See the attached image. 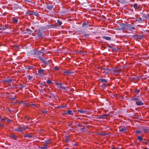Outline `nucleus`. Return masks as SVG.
<instances>
[{
	"label": "nucleus",
	"instance_id": "obj_19",
	"mask_svg": "<svg viewBox=\"0 0 149 149\" xmlns=\"http://www.w3.org/2000/svg\"><path fill=\"white\" fill-rule=\"evenodd\" d=\"M10 137L11 138H12L13 139L16 140L17 139V136H16L15 135L13 134H12L11 135Z\"/></svg>",
	"mask_w": 149,
	"mask_h": 149
},
{
	"label": "nucleus",
	"instance_id": "obj_9",
	"mask_svg": "<svg viewBox=\"0 0 149 149\" xmlns=\"http://www.w3.org/2000/svg\"><path fill=\"white\" fill-rule=\"evenodd\" d=\"M38 72L39 74L43 76L45 75L44 70L43 69H39L38 71Z\"/></svg>",
	"mask_w": 149,
	"mask_h": 149
},
{
	"label": "nucleus",
	"instance_id": "obj_56",
	"mask_svg": "<svg viewBox=\"0 0 149 149\" xmlns=\"http://www.w3.org/2000/svg\"><path fill=\"white\" fill-rule=\"evenodd\" d=\"M26 118L28 120H29V118L28 117H26Z\"/></svg>",
	"mask_w": 149,
	"mask_h": 149
},
{
	"label": "nucleus",
	"instance_id": "obj_50",
	"mask_svg": "<svg viewBox=\"0 0 149 149\" xmlns=\"http://www.w3.org/2000/svg\"><path fill=\"white\" fill-rule=\"evenodd\" d=\"M141 94L140 95L137 96L136 97H138L139 98H140L141 97Z\"/></svg>",
	"mask_w": 149,
	"mask_h": 149
},
{
	"label": "nucleus",
	"instance_id": "obj_51",
	"mask_svg": "<svg viewBox=\"0 0 149 149\" xmlns=\"http://www.w3.org/2000/svg\"><path fill=\"white\" fill-rule=\"evenodd\" d=\"M42 113H43L45 114V113H47V111H42Z\"/></svg>",
	"mask_w": 149,
	"mask_h": 149
},
{
	"label": "nucleus",
	"instance_id": "obj_16",
	"mask_svg": "<svg viewBox=\"0 0 149 149\" xmlns=\"http://www.w3.org/2000/svg\"><path fill=\"white\" fill-rule=\"evenodd\" d=\"M66 114H67L72 115L73 114V113L71 110H68L67 111Z\"/></svg>",
	"mask_w": 149,
	"mask_h": 149
},
{
	"label": "nucleus",
	"instance_id": "obj_18",
	"mask_svg": "<svg viewBox=\"0 0 149 149\" xmlns=\"http://www.w3.org/2000/svg\"><path fill=\"white\" fill-rule=\"evenodd\" d=\"M99 80L102 83H106L107 82V81L105 79H100Z\"/></svg>",
	"mask_w": 149,
	"mask_h": 149
},
{
	"label": "nucleus",
	"instance_id": "obj_42",
	"mask_svg": "<svg viewBox=\"0 0 149 149\" xmlns=\"http://www.w3.org/2000/svg\"><path fill=\"white\" fill-rule=\"evenodd\" d=\"M54 69L55 70H59V68L56 66H55V67H54Z\"/></svg>",
	"mask_w": 149,
	"mask_h": 149
},
{
	"label": "nucleus",
	"instance_id": "obj_6",
	"mask_svg": "<svg viewBox=\"0 0 149 149\" xmlns=\"http://www.w3.org/2000/svg\"><path fill=\"white\" fill-rule=\"evenodd\" d=\"M56 27V26L54 24H48L45 27V30L51 28H55Z\"/></svg>",
	"mask_w": 149,
	"mask_h": 149
},
{
	"label": "nucleus",
	"instance_id": "obj_52",
	"mask_svg": "<svg viewBox=\"0 0 149 149\" xmlns=\"http://www.w3.org/2000/svg\"><path fill=\"white\" fill-rule=\"evenodd\" d=\"M98 118H99V119H102V116H99Z\"/></svg>",
	"mask_w": 149,
	"mask_h": 149
},
{
	"label": "nucleus",
	"instance_id": "obj_55",
	"mask_svg": "<svg viewBox=\"0 0 149 149\" xmlns=\"http://www.w3.org/2000/svg\"><path fill=\"white\" fill-rule=\"evenodd\" d=\"M148 142H145V143L146 145H148Z\"/></svg>",
	"mask_w": 149,
	"mask_h": 149
},
{
	"label": "nucleus",
	"instance_id": "obj_15",
	"mask_svg": "<svg viewBox=\"0 0 149 149\" xmlns=\"http://www.w3.org/2000/svg\"><path fill=\"white\" fill-rule=\"evenodd\" d=\"M136 104L138 106H142L143 105V103L141 101L136 102Z\"/></svg>",
	"mask_w": 149,
	"mask_h": 149
},
{
	"label": "nucleus",
	"instance_id": "obj_30",
	"mask_svg": "<svg viewBox=\"0 0 149 149\" xmlns=\"http://www.w3.org/2000/svg\"><path fill=\"white\" fill-rule=\"evenodd\" d=\"M42 62L45 64H48V62L45 59H44Z\"/></svg>",
	"mask_w": 149,
	"mask_h": 149
},
{
	"label": "nucleus",
	"instance_id": "obj_2",
	"mask_svg": "<svg viewBox=\"0 0 149 149\" xmlns=\"http://www.w3.org/2000/svg\"><path fill=\"white\" fill-rule=\"evenodd\" d=\"M132 7H133L136 11H140L142 10V7H141L140 5H138L137 3H135L133 5L132 4Z\"/></svg>",
	"mask_w": 149,
	"mask_h": 149
},
{
	"label": "nucleus",
	"instance_id": "obj_57",
	"mask_svg": "<svg viewBox=\"0 0 149 149\" xmlns=\"http://www.w3.org/2000/svg\"><path fill=\"white\" fill-rule=\"evenodd\" d=\"M84 129H85V127H84L83 128H81L80 129V130H83Z\"/></svg>",
	"mask_w": 149,
	"mask_h": 149
},
{
	"label": "nucleus",
	"instance_id": "obj_23",
	"mask_svg": "<svg viewBox=\"0 0 149 149\" xmlns=\"http://www.w3.org/2000/svg\"><path fill=\"white\" fill-rule=\"evenodd\" d=\"M143 139V138L140 136H138L137 138V140H139V141H141Z\"/></svg>",
	"mask_w": 149,
	"mask_h": 149
},
{
	"label": "nucleus",
	"instance_id": "obj_40",
	"mask_svg": "<svg viewBox=\"0 0 149 149\" xmlns=\"http://www.w3.org/2000/svg\"><path fill=\"white\" fill-rule=\"evenodd\" d=\"M38 58L39 60H40L42 61L44 59L42 56H40L38 57Z\"/></svg>",
	"mask_w": 149,
	"mask_h": 149
},
{
	"label": "nucleus",
	"instance_id": "obj_22",
	"mask_svg": "<svg viewBox=\"0 0 149 149\" xmlns=\"http://www.w3.org/2000/svg\"><path fill=\"white\" fill-rule=\"evenodd\" d=\"M102 38H103L107 40H110L111 39V38L109 37L103 36L102 37Z\"/></svg>",
	"mask_w": 149,
	"mask_h": 149
},
{
	"label": "nucleus",
	"instance_id": "obj_14",
	"mask_svg": "<svg viewBox=\"0 0 149 149\" xmlns=\"http://www.w3.org/2000/svg\"><path fill=\"white\" fill-rule=\"evenodd\" d=\"M135 19L136 21L139 22L141 23L143 22V20L141 17H136Z\"/></svg>",
	"mask_w": 149,
	"mask_h": 149
},
{
	"label": "nucleus",
	"instance_id": "obj_64",
	"mask_svg": "<svg viewBox=\"0 0 149 149\" xmlns=\"http://www.w3.org/2000/svg\"><path fill=\"white\" fill-rule=\"evenodd\" d=\"M65 149H69L68 148H65Z\"/></svg>",
	"mask_w": 149,
	"mask_h": 149
},
{
	"label": "nucleus",
	"instance_id": "obj_33",
	"mask_svg": "<svg viewBox=\"0 0 149 149\" xmlns=\"http://www.w3.org/2000/svg\"><path fill=\"white\" fill-rule=\"evenodd\" d=\"M20 130V129L19 127L16 128L14 130L15 131L19 132H20V131H21V130Z\"/></svg>",
	"mask_w": 149,
	"mask_h": 149
},
{
	"label": "nucleus",
	"instance_id": "obj_20",
	"mask_svg": "<svg viewBox=\"0 0 149 149\" xmlns=\"http://www.w3.org/2000/svg\"><path fill=\"white\" fill-rule=\"evenodd\" d=\"M24 137H25L31 138L33 137V135L32 134H25L24 136Z\"/></svg>",
	"mask_w": 149,
	"mask_h": 149
},
{
	"label": "nucleus",
	"instance_id": "obj_41",
	"mask_svg": "<svg viewBox=\"0 0 149 149\" xmlns=\"http://www.w3.org/2000/svg\"><path fill=\"white\" fill-rule=\"evenodd\" d=\"M140 92V90L139 89H136L135 91L134 92L135 93H138Z\"/></svg>",
	"mask_w": 149,
	"mask_h": 149
},
{
	"label": "nucleus",
	"instance_id": "obj_29",
	"mask_svg": "<svg viewBox=\"0 0 149 149\" xmlns=\"http://www.w3.org/2000/svg\"><path fill=\"white\" fill-rule=\"evenodd\" d=\"M136 132L137 134H141L143 133V132L140 130H138Z\"/></svg>",
	"mask_w": 149,
	"mask_h": 149
},
{
	"label": "nucleus",
	"instance_id": "obj_49",
	"mask_svg": "<svg viewBox=\"0 0 149 149\" xmlns=\"http://www.w3.org/2000/svg\"><path fill=\"white\" fill-rule=\"evenodd\" d=\"M144 140H146L148 142V144H149V139H143Z\"/></svg>",
	"mask_w": 149,
	"mask_h": 149
},
{
	"label": "nucleus",
	"instance_id": "obj_25",
	"mask_svg": "<svg viewBox=\"0 0 149 149\" xmlns=\"http://www.w3.org/2000/svg\"><path fill=\"white\" fill-rule=\"evenodd\" d=\"M47 6L48 9L50 10H52L53 7V6L52 5H48Z\"/></svg>",
	"mask_w": 149,
	"mask_h": 149
},
{
	"label": "nucleus",
	"instance_id": "obj_1",
	"mask_svg": "<svg viewBox=\"0 0 149 149\" xmlns=\"http://www.w3.org/2000/svg\"><path fill=\"white\" fill-rule=\"evenodd\" d=\"M45 27H42L38 29L37 36L39 38H41L44 35V32L45 30Z\"/></svg>",
	"mask_w": 149,
	"mask_h": 149
},
{
	"label": "nucleus",
	"instance_id": "obj_34",
	"mask_svg": "<svg viewBox=\"0 0 149 149\" xmlns=\"http://www.w3.org/2000/svg\"><path fill=\"white\" fill-rule=\"evenodd\" d=\"M39 148L41 149H47V146L45 145V146L43 147H39Z\"/></svg>",
	"mask_w": 149,
	"mask_h": 149
},
{
	"label": "nucleus",
	"instance_id": "obj_39",
	"mask_svg": "<svg viewBox=\"0 0 149 149\" xmlns=\"http://www.w3.org/2000/svg\"><path fill=\"white\" fill-rule=\"evenodd\" d=\"M90 34H84V36L85 38H88L89 37V36Z\"/></svg>",
	"mask_w": 149,
	"mask_h": 149
},
{
	"label": "nucleus",
	"instance_id": "obj_7",
	"mask_svg": "<svg viewBox=\"0 0 149 149\" xmlns=\"http://www.w3.org/2000/svg\"><path fill=\"white\" fill-rule=\"evenodd\" d=\"M141 15L142 17L143 18V20H144L145 19H149V14H148L147 15L144 13H141Z\"/></svg>",
	"mask_w": 149,
	"mask_h": 149
},
{
	"label": "nucleus",
	"instance_id": "obj_5",
	"mask_svg": "<svg viewBox=\"0 0 149 149\" xmlns=\"http://www.w3.org/2000/svg\"><path fill=\"white\" fill-rule=\"evenodd\" d=\"M56 84L57 85L59 86V88L62 89L63 90H65L66 89V87L63 86H62V84L61 83H59L57 82H55Z\"/></svg>",
	"mask_w": 149,
	"mask_h": 149
},
{
	"label": "nucleus",
	"instance_id": "obj_45",
	"mask_svg": "<svg viewBox=\"0 0 149 149\" xmlns=\"http://www.w3.org/2000/svg\"><path fill=\"white\" fill-rule=\"evenodd\" d=\"M101 86H102V87H103V88H105L106 87V85L104 84H102Z\"/></svg>",
	"mask_w": 149,
	"mask_h": 149
},
{
	"label": "nucleus",
	"instance_id": "obj_44",
	"mask_svg": "<svg viewBox=\"0 0 149 149\" xmlns=\"http://www.w3.org/2000/svg\"><path fill=\"white\" fill-rule=\"evenodd\" d=\"M33 68V66H28V67L27 68L28 69H31Z\"/></svg>",
	"mask_w": 149,
	"mask_h": 149
},
{
	"label": "nucleus",
	"instance_id": "obj_48",
	"mask_svg": "<svg viewBox=\"0 0 149 149\" xmlns=\"http://www.w3.org/2000/svg\"><path fill=\"white\" fill-rule=\"evenodd\" d=\"M5 120H6V119L5 118H3L1 119V121H3Z\"/></svg>",
	"mask_w": 149,
	"mask_h": 149
},
{
	"label": "nucleus",
	"instance_id": "obj_27",
	"mask_svg": "<svg viewBox=\"0 0 149 149\" xmlns=\"http://www.w3.org/2000/svg\"><path fill=\"white\" fill-rule=\"evenodd\" d=\"M131 100L134 101H139V99L138 97H136L135 98H132Z\"/></svg>",
	"mask_w": 149,
	"mask_h": 149
},
{
	"label": "nucleus",
	"instance_id": "obj_37",
	"mask_svg": "<svg viewBox=\"0 0 149 149\" xmlns=\"http://www.w3.org/2000/svg\"><path fill=\"white\" fill-rule=\"evenodd\" d=\"M88 25V24L87 23L84 22L82 24V26L84 27V26H86L87 25Z\"/></svg>",
	"mask_w": 149,
	"mask_h": 149
},
{
	"label": "nucleus",
	"instance_id": "obj_36",
	"mask_svg": "<svg viewBox=\"0 0 149 149\" xmlns=\"http://www.w3.org/2000/svg\"><path fill=\"white\" fill-rule=\"evenodd\" d=\"M57 22L59 25H61L62 24V22L59 19H58L57 20Z\"/></svg>",
	"mask_w": 149,
	"mask_h": 149
},
{
	"label": "nucleus",
	"instance_id": "obj_21",
	"mask_svg": "<svg viewBox=\"0 0 149 149\" xmlns=\"http://www.w3.org/2000/svg\"><path fill=\"white\" fill-rule=\"evenodd\" d=\"M78 111L79 112L81 113H86L87 112V111L86 110H78Z\"/></svg>",
	"mask_w": 149,
	"mask_h": 149
},
{
	"label": "nucleus",
	"instance_id": "obj_11",
	"mask_svg": "<svg viewBox=\"0 0 149 149\" xmlns=\"http://www.w3.org/2000/svg\"><path fill=\"white\" fill-rule=\"evenodd\" d=\"M101 69H103V70L106 71V72L104 71L103 72V73H106V74H107L109 73H110L111 72V69H108V68H104L102 69V68H101Z\"/></svg>",
	"mask_w": 149,
	"mask_h": 149
},
{
	"label": "nucleus",
	"instance_id": "obj_4",
	"mask_svg": "<svg viewBox=\"0 0 149 149\" xmlns=\"http://www.w3.org/2000/svg\"><path fill=\"white\" fill-rule=\"evenodd\" d=\"M34 55L36 56H40L41 54H42V55H43L44 54L43 52H41V50L39 51L35 50L34 51Z\"/></svg>",
	"mask_w": 149,
	"mask_h": 149
},
{
	"label": "nucleus",
	"instance_id": "obj_31",
	"mask_svg": "<svg viewBox=\"0 0 149 149\" xmlns=\"http://www.w3.org/2000/svg\"><path fill=\"white\" fill-rule=\"evenodd\" d=\"M12 20L13 22L16 23H17L18 22V19H17L13 18Z\"/></svg>",
	"mask_w": 149,
	"mask_h": 149
},
{
	"label": "nucleus",
	"instance_id": "obj_61",
	"mask_svg": "<svg viewBox=\"0 0 149 149\" xmlns=\"http://www.w3.org/2000/svg\"><path fill=\"white\" fill-rule=\"evenodd\" d=\"M16 47V48L17 49H18L19 48V47L18 46H17Z\"/></svg>",
	"mask_w": 149,
	"mask_h": 149
},
{
	"label": "nucleus",
	"instance_id": "obj_32",
	"mask_svg": "<svg viewBox=\"0 0 149 149\" xmlns=\"http://www.w3.org/2000/svg\"><path fill=\"white\" fill-rule=\"evenodd\" d=\"M108 116L107 114H104L102 116H101L102 117V119H104L106 118Z\"/></svg>",
	"mask_w": 149,
	"mask_h": 149
},
{
	"label": "nucleus",
	"instance_id": "obj_53",
	"mask_svg": "<svg viewBox=\"0 0 149 149\" xmlns=\"http://www.w3.org/2000/svg\"><path fill=\"white\" fill-rule=\"evenodd\" d=\"M21 87L22 88H24V86L23 85H21Z\"/></svg>",
	"mask_w": 149,
	"mask_h": 149
},
{
	"label": "nucleus",
	"instance_id": "obj_43",
	"mask_svg": "<svg viewBox=\"0 0 149 149\" xmlns=\"http://www.w3.org/2000/svg\"><path fill=\"white\" fill-rule=\"evenodd\" d=\"M30 106H31L33 108H34V107H36V105L35 104H30Z\"/></svg>",
	"mask_w": 149,
	"mask_h": 149
},
{
	"label": "nucleus",
	"instance_id": "obj_3",
	"mask_svg": "<svg viewBox=\"0 0 149 149\" xmlns=\"http://www.w3.org/2000/svg\"><path fill=\"white\" fill-rule=\"evenodd\" d=\"M124 27L125 29L130 31H132V30H135V27L132 26L131 24H125Z\"/></svg>",
	"mask_w": 149,
	"mask_h": 149
},
{
	"label": "nucleus",
	"instance_id": "obj_24",
	"mask_svg": "<svg viewBox=\"0 0 149 149\" xmlns=\"http://www.w3.org/2000/svg\"><path fill=\"white\" fill-rule=\"evenodd\" d=\"M69 136H66L65 137V142L66 143H68L69 141Z\"/></svg>",
	"mask_w": 149,
	"mask_h": 149
},
{
	"label": "nucleus",
	"instance_id": "obj_12",
	"mask_svg": "<svg viewBox=\"0 0 149 149\" xmlns=\"http://www.w3.org/2000/svg\"><path fill=\"white\" fill-rule=\"evenodd\" d=\"M133 37H134V38L135 39H142V37L141 36H140L139 35H133L132 36Z\"/></svg>",
	"mask_w": 149,
	"mask_h": 149
},
{
	"label": "nucleus",
	"instance_id": "obj_59",
	"mask_svg": "<svg viewBox=\"0 0 149 149\" xmlns=\"http://www.w3.org/2000/svg\"><path fill=\"white\" fill-rule=\"evenodd\" d=\"M66 73H69V72L68 71H66V72H65Z\"/></svg>",
	"mask_w": 149,
	"mask_h": 149
},
{
	"label": "nucleus",
	"instance_id": "obj_46",
	"mask_svg": "<svg viewBox=\"0 0 149 149\" xmlns=\"http://www.w3.org/2000/svg\"><path fill=\"white\" fill-rule=\"evenodd\" d=\"M32 31L31 30H29L28 31V33L29 34H31V33Z\"/></svg>",
	"mask_w": 149,
	"mask_h": 149
},
{
	"label": "nucleus",
	"instance_id": "obj_54",
	"mask_svg": "<svg viewBox=\"0 0 149 149\" xmlns=\"http://www.w3.org/2000/svg\"><path fill=\"white\" fill-rule=\"evenodd\" d=\"M0 126L1 127H4V125L3 124H1L0 125Z\"/></svg>",
	"mask_w": 149,
	"mask_h": 149
},
{
	"label": "nucleus",
	"instance_id": "obj_28",
	"mask_svg": "<svg viewBox=\"0 0 149 149\" xmlns=\"http://www.w3.org/2000/svg\"><path fill=\"white\" fill-rule=\"evenodd\" d=\"M32 12H32V11H30L29 10H28L27 11H26V14H29V15H32Z\"/></svg>",
	"mask_w": 149,
	"mask_h": 149
},
{
	"label": "nucleus",
	"instance_id": "obj_63",
	"mask_svg": "<svg viewBox=\"0 0 149 149\" xmlns=\"http://www.w3.org/2000/svg\"><path fill=\"white\" fill-rule=\"evenodd\" d=\"M145 149H149V148H145Z\"/></svg>",
	"mask_w": 149,
	"mask_h": 149
},
{
	"label": "nucleus",
	"instance_id": "obj_38",
	"mask_svg": "<svg viewBox=\"0 0 149 149\" xmlns=\"http://www.w3.org/2000/svg\"><path fill=\"white\" fill-rule=\"evenodd\" d=\"M46 82L48 84H51L52 83V81L49 80H47Z\"/></svg>",
	"mask_w": 149,
	"mask_h": 149
},
{
	"label": "nucleus",
	"instance_id": "obj_58",
	"mask_svg": "<svg viewBox=\"0 0 149 149\" xmlns=\"http://www.w3.org/2000/svg\"><path fill=\"white\" fill-rule=\"evenodd\" d=\"M118 1L122 3V2L121 1V0H117Z\"/></svg>",
	"mask_w": 149,
	"mask_h": 149
},
{
	"label": "nucleus",
	"instance_id": "obj_35",
	"mask_svg": "<svg viewBox=\"0 0 149 149\" xmlns=\"http://www.w3.org/2000/svg\"><path fill=\"white\" fill-rule=\"evenodd\" d=\"M32 15H33L36 16H38V13L37 12H33Z\"/></svg>",
	"mask_w": 149,
	"mask_h": 149
},
{
	"label": "nucleus",
	"instance_id": "obj_26",
	"mask_svg": "<svg viewBox=\"0 0 149 149\" xmlns=\"http://www.w3.org/2000/svg\"><path fill=\"white\" fill-rule=\"evenodd\" d=\"M13 81H14V79H10L8 80H7L6 81V83H10L12 82Z\"/></svg>",
	"mask_w": 149,
	"mask_h": 149
},
{
	"label": "nucleus",
	"instance_id": "obj_62",
	"mask_svg": "<svg viewBox=\"0 0 149 149\" xmlns=\"http://www.w3.org/2000/svg\"><path fill=\"white\" fill-rule=\"evenodd\" d=\"M9 111L10 112H11V111H10V109L9 110Z\"/></svg>",
	"mask_w": 149,
	"mask_h": 149
},
{
	"label": "nucleus",
	"instance_id": "obj_8",
	"mask_svg": "<svg viewBox=\"0 0 149 149\" xmlns=\"http://www.w3.org/2000/svg\"><path fill=\"white\" fill-rule=\"evenodd\" d=\"M143 131L145 133H149V127H144L142 128Z\"/></svg>",
	"mask_w": 149,
	"mask_h": 149
},
{
	"label": "nucleus",
	"instance_id": "obj_13",
	"mask_svg": "<svg viewBox=\"0 0 149 149\" xmlns=\"http://www.w3.org/2000/svg\"><path fill=\"white\" fill-rule=\"evenodd\" d=\"M127 128L125 127H123L122 129H119V131L120 132H124L127 131Z\"/></svg>",
	"mask_w": 149,
	"mask_h": 149
},
{
	"label": "nucleus",
	"instance_id": "obj_60",
	"mask_svg": "<svg viewBox=\"0 0 149 149\" xmlns=\"http://www.w3.org/2000/svg\"><path fill=\"white\" fill-rule=\"evenodd\" d=\"M109 47L110 48H112V47L111 46H109Z\"/></svg>",
	"mask_w": 149,
	"mask_h": 149
},
{
	"label": "nucleus",
	"instance_id": "obj_47",
	"mask_svg": "<svg viewBox=\"0 0 149 149\" xmlns=\"http://www.w3.org/2000/svg\"><path fill=\"white\" fill-rule=\"evenodd\" d=\"M11 120L9 119H8L6 120V121L8 123H10L11 122Z\"/></svg>",
	"mask_w": 149,
	"mask_h": 149
},
{
	"label": "nucleus",
	"instance_id": "obj_10",
	"mask_svg": "<svg viewBox=\"0 0 149 149\" xmlns=\"http://www.w3.org/2000/svg\"><path fill=\"white\" fill-rule=\"evenodd\" d=\"M19 129H20V130H21L20 132H22V131L24 130H25L26 129L28 128V127L24 125L23 126H19Z\"/></svg>",
	"mask_w": 149,
	"mask_h": 149
},
{
	"label": "nucleus",
	"instance_id": "obj_17",
	"mask_svg": "<svg viewBox=\"0 0 149 149\" xmlns=\"http://www.w3.org/2000/svg\"><path fill=\"white\" fill-rule=\"evenodd\" d=\"M51 143V141L50 140H48L45 141V144L47 146H48Z\"/></svg>",
	"mask_w": 149,
	"mask_h": 149
}]
</instances>
